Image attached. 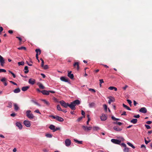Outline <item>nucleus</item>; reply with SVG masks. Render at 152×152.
<instances>
[{"mask_svg": "<svg viewBox=\"0 0 152 152\" xmlns=\"http://www.w3.org/2000/svg\"><path fill=\"white\" fill-rule=\"evenodd\" d=\"M80 103V102L79 100H76L70 103L69 107L72 110H75L76 109L75 106L78 105Z\"/></svg>", "mask_w": 152, "mask_h": 152, "instance_id": "nucleus-1", "label": "nucleus"}, {"mask_svg": "<svg viewBox=\"0 0 152 152\" xmlns=\"http://www.w3.org/2000/svg\"><path fill=\"white\" fill-rule=\"evenodd\" d=\"M26 116L30 119H33L34 118V115L30 110H27L26 112Z\"/></svg>", "mask_w": 152, "mask_h": 152, "instance_id": "nucleus-2", "label": "nucleus"}, {"mask_svg": "<svg viewBox=\"0 0 152 152\" xmlns=\"http://www.w3.org/2000/svg\"><path fill=\"white\" fill-rule=\"evenodd\" d=\"M50 117L52 118L53 119H56V120L60 122H63L64 120L63 118L57 115L55 116L51 115H50Z\"/></svg>", "mask_w": 152, "mask_h": 152, "instance_id": "nucleus-3", "label": "nucleus"}, {"mask_svg": "<svg viewBox=\"0 0 152 152\" xmlns=\"http://www.w3.org/2000/svg\"><path fill=\"white\" fill-rule=\"evenodd\" d=\"M59 103L61 105L65 108H67L68 107H69L70 104L68 103H66L64 101L62 100L59 102Z\"/></svg>", "mask_w": 152, "mask_h": 152, "instance_id": "nucleus-4", "label": "nucleus"}, {"mask_svg": "<svg viewBox=\"0 0 152 152\" xmlns=\"http://www.w3.org/2000/svg\"><path fill=\"white\" fill-rule=\"evenodd\" d=\"M111 141L114 143L120 144L121 143V141L118 140L113 139L111 140Z\"/></svg>", "mask_w": 152, "mask_h": 152, "instance_id": "nucleus-5", "label": "nucleus"}, {"mask_svg": "<svg viewBox=\"0 0 152 152\" xmlns=\"http://www.w3.org/2000/svg\"><path fill=\"white\" fill-rule=\"evenodd\" d=\"M23 124L27 127H29L31 126L30 121L28 120H25L23 121Z\"/></svg>", "mask_w": 152, "mask_h": 152, "instance_id": "nucleus-6", "label": "nucleus"}, {"mask_svg": "<svg viewBox=\"0 0 152 152\" xmlns=\"http://www.w3.org/2000/svg\"><path fill=\"white\" fill-rule=\"evenodd\" d=\"M82 127L84 130L86 131L91 130L92 128L91 126L88 127L84 126H83Z\"/></svg>", "mask_w": 152, "mask_h": 152, "instance_id": "nucleus-7", "label": "nucleus"}, {"mask_svg": "<svg viewBox=\"0 0 152 152\" xmlns=\"http://www.w3.org/2000/svg\"><path fill=\"white\" fill-rule=\"evenodd\" d=\"M0 63L1 64V66H4V64L5 63L4 60L3 58L0 55Z\"/></svg>", "mask_w": 152, "mask_h": 152, "instance_id": "nucleus-8", "label": "nucleus"}, {"mask_svg": "<svg viewBox=\"0 0 152 152\" xmlns=\"http://www.w3.org/2000/svg\"><path fill=\"white\" fill-rule=\"evenodd\" d=\"M71 143V141L69 139H66L65 141V144L66 146H69Z\"/></svg>", "mask_w": 152, "mask_h": 152, "instance_id": "nucleus-9", "label": "nucleus"}, {"mask_svg": "<svg viewBox=\"0 0 152 152\" xmlns=\"http://www.w3.org/2000/svg\"><path fill=\"white\" fill-rule=\"evenodd\" d=\"M100 118L101 121H104L107 119V117L106 115L102 114Z\"/></svg>", "mask_w": 152, "mask_h": 152, "instance_id": "nucleus-10", "label": "nucleus"}, {"mask_svg": "<svg viewBox=\"0 0 152 152\" xmlns=\"http://www.w3.org/2000/svg\"><path fill=\"white\" fill-rule=\"evenodd\" d=\"M139 111L142 113H147V110L146 108L145 107H142L140 109Z\"/></svg>", "mask_w": 152, "mask_h": 152, "instance_id": "nucleus-11", "label": "nucleus"}, {"mask_svg": "<svg viewBox=\"0 0 152 152\" xmlns=\"http://www.w3.org/2000/svg\"><path fill=\"white\" fill-rule=\"evenodd\" d=\"M109 100H108V103L110 104H111V102H113L115 101V99L112 97H108Z\"/></svg>", "mask_w": 152, "mask_h": 152, "instance_id": "nucleus-12", "label": "nucleus"}, {"mask_svg": "<svg viewBox=\"0 0 152 152\" xmlns=\"http://www.w3.org/2000/svg\"><path fill=\"white\" fill-rule=\"evenodd\" d=\"M114 129L117 131L118 132H120L122 130V128H121L118 126H115L113 127Z\"/></svg>", "mask_w": 152, "mask_h": 152, "instance_id": "nucleus-13", "label": "nucleus"}, {"mask_svg": "<svg viewBox=\"0 0 152 152\" xmlns=\"http://www.w3.org/2000/svg\"><path fill=\"white\" fill-rule=\"evenodd\" d=\"M35 80L34 79H31V78H30V79H29V80H28L29 83L30 84H31V85L34 84L35 83Z\"/></svg>", "mask_w": 152, "mask_h": 152, "instance_id": "nucleus-14", "label": "nucleus"}, {"mask_svg": "<svg viewBox=\"0 0 152 152\" xmlns=\"http://www.w3.org/2000/svg\"><path fill=\"white\" fill-rule=\"evenodd\" d=\"M73 66L75 68L77 67V70L79 69V63L78 62H75L73 64Z\"/></svg>", "mask_w": 152, "mask_h": 152, "instance_id": "nucleus-15", "label": "nucleus"}, {"mask_svg": "<svg viewBox=\"0 0 152 152\" xmlns=\"http://www.w3.org/2000/svg\"><path fill=\"white\" fill-rule=\"evenodd\" d=\"M6 79L5 77L3 78L1 80V81L4 83V85L5 86H6L7 85V82H6Z\"/></svg>", "mask_w": 152, "mask_h": 152, "instance_id": "nucleus-16", "label": "nucleus"}, {"mask_svg": "<svg viewBox=\"0 0 152 152\" xmlns=\"http://www.w3.org/2000/svg\"><path fill=\"white\" fill-rule=\"evenodd\" d=\"M89 106L90 108L95 107L96 104L94 102H93L89 103Z\"/></svg>", "mask_w": 152, "mask_h": 152, "instance_id": "nucleus-17", "label": "nucleus"}, {"mask_svg": "<svg viewBox=\"0 0 152 152\" xmlns=\"http://www.w3.org/2000/svg\"><path fill=\"white\" fill-rule=\"evenodd\" d=\"M42 93L44 95H48L49 94V91H48L45 90H43L42 91Z\"/></svg>", "mask_w": 152, "mask_h": 152, "instance_id": "nucleus-18", "label": "nucleus"}, {"mask_svg": "<svg viewBox=\"0 0 152 152\" xmlns=\"http://www.w3.org/2000/svg\"><path fill=\"white\" fill-rule=\"evenodd\" d=\"M29 88V86H24L22 87L21 90L23 91H25L28 90Z\"/></svg>", "mask_w": 152, "mask_h": 152, "instance_id": "nucleus-19", "label": "nucleus"}, {"mask_svg": "<svg viewBox=\"0 0 152 152\" xmlns=\"http://www.w3.org/2000/svg\"><path fill=\"white\" fill-rule=\"evenodd\" d=\"M16 125L20 129H21L22 128V126L20 123H16Z\"/></svg>", "mask_w": 152, "mask_h": 152, "instance_id": "nucleus-20", "label": "nucleus"}, {"mask_svg": "<svg viewBox=\"0 0 152 152\" xmlns=\"http://www.w3.org/2000/svg\"><path fill=\"white\" fill-rule=\"evenodd\" d=\"M71 71H70V72H68V76L71 79H72L74 78V75L73 74H72L71 73Z\"/></svg>", "mask_w": 152, "mask_h": 152, "instance_id": "nucleus-21", "label": "nucleus"}, {"mask_svg": "<svg viewBox=\"0 0 152 152\" xmlns=\"http://www.w3.org/2000/svg\"><path fill=\"white\" fill-rule=\"evenodd\" d=\"M60 79L61 80L64 82H68V80L67 79H66L65 77H60Z\"/></svg>", "mask_w": 152, "mask_h": 152, "instance_id": "nucleus-22", "label": "nucleus"}, {"mask_svg": "<svg viewBox=\"0 0 152 152\" xmlns=\"http://www.w3.org/2000/svg\"><path fill=\"white\" fill-rule=\"evenodd\" d=\"M14 107L15 110L16 111L18 110L19 109V107L17 104H14Z\"/></svg>", "mask_w": 152, "mask_h": 152, "instance_id": "nucleus-23", "label": "nucleus"}, {"mask_svg": "<svg viewBox=\"0 0 152 152\" xmlns=\"http://www.w3.org/2000/svg\"><path fill=\"white\" fill-rule=\"evenodd\" d=\"M137 121V119H133L130 122L131 123H132L134 124H136Z\"/></svg>", "mask_w": 152, "mask_h": 152, "instance_id": "nucleus-24", "label": "nucleus"}, {"mask_svg": "<svg viewBox=\"0 0 152 152\" xmlns=\"http://www.w3.org/2000/svg\"><path fill=\"white\" fill-rule=\"evenodd\" d=\"M20 90L19 88L15 89L13 91V92L15 93H17L20 92Z\"/></svg>", "mask_w": 152, "mask_h": 152, "instance_id": "nucleus-25", "label": "nucleus"}, {"mask_svg": "<svg viewBox=\"0 0 152 152\" xmlns=\"http://www.w3.org/2000/svg\"><path fill=\"white\" fill-rule=\"evenodd\" d=\"M55 127L53 125H50L49 127V128L51 130H53V131L55 129Z\"/></svg>", "mask_w": 152, "mask_h": 152, "instance_id": "nucleus-26", "label": "nucleus"}, {"mask_svg": "<svg viewBox=\"0 0 152 152\" xmlns=\"http://www.w3.org/2000/svg\"><path fill=\"white\" fill-rule=\"evenodd\" d=\"M123 106L124 107V108H126L127 110H131V108L129 107L128 106H127L125 104H123Z\"/></svg>", "mask_w": 152, "mask_h": 152, "instance_id": "nucleus-27", "label": "nucleus"}, {"mask_svg": "<svg viewBox=\"0 0 152 152\" xmlns=\"http://www.w3.org/2000/svg\"><path fill=\"white\" fill-rule=\"evenodd\" d=\"M24 69L26 70L24 72V73L25 74H27L28 72L29 71L28 69V67L27 66H26L25 67Z\"/></svg>", "mask_w": 152, "mask_h": 152, "instance_id": "nucleus-28", "label": "nucleus"}, {"mask_svg": "<svg viewBox=\"0 0 152 152\" xmlns=\"http://www.w3.org/2000/svg\"><path fill=\"white\" fill-rule=\"evenodd\" d=\"M35 51L36 53V54H38H38L39 55L41 54V51L39 49H36L35 50Z\"/></svg>", "mask_w": 152, "mask_h": 152, "instance_id": "nucleus-29", "label": "nucleus"}, {"mask_svg": "<svg viewBox=\"0 0 152 152\" xmlns=\"http://www.w3.org/2000/svg\"><path fill=\"white\" fill-rule=\"evenodd\" d=\"M39 88L41 89H44L45 87L43 86L42 83H40L39 85Z\"/></svg>", "mask_w": 152, "mask_h": 152, "instance_id": "nucleus-30", "label": "nucleus"}, {"mask_svg": "<svg viewBox=\"0 0 152 152\" xmlns=\"http://www.w3.org/2000/svg\"><path fill=\"white\" fill-rule=\"evenodd\" d=\"M74 140L75 142L78 144H82L83 142L82 141H79L76 139H74Z\"/></svg>", "mask_w": 152, "mask_h": 152, "instance_id": "nucleus-31", "label": "nucleus"}, {"mask_svg": "<svg viewBox=\"0 0 152 152\" xmlns=\"http://www.w3.org/2000/svg\"><path fill=\"white\" fill-rule=\"evenodd\" d=\"M41 100L44 103L47 105H49V102L45 99H41Z\"/></svg>", "mask_w": 152, "mask_h": 152, "instance_id": "nucleus-32", "label": "nucleus"}, {"mask_svg": "<svg viewBox=\"0 0 152 152\" xmlns=\"http://www.w3.org/2000/svg\"><path fill=\"white\" fill-rule=\"evenodd\" d=\"M18 49L19 50H22L23 49L26 50V48L25 47L23 46H22L18 48Z\"/></svg>", "mask_w": 152, "mask_h": 152, "instance_id": "nucleus-33", "label": "nucleus"}, {"mask_svg": "<svg viewBox=\"0 0 152 152\" xmlns=\"http://www.w3.org/2000/svg\"><path fill=\"white\" fill-rule=\"evenodd\" d=\"M57 108L58 110L60 111L62 110V109L59 104H58L57 105Z\"/></svg>", "mask_w": 152, "mask_h": 152, "instance_id": "nucleus-34", "label": "nucleus"}, {"mask_svg": "<svg viewBox=\"0 0 152 152\" xmlns=\"http://www.w3.org/2000/svg\"><path fill=\"white\" fill-rule=\"evenodd\" d=\"M31 101L32 102H33V103H34L36 105H37L38 106H40V105L39 103H38L37 102H36L34 101L33 100H32Z\"/></svg>", "mask_w": 152, "mask_h": 152, "instance_id": "nucleus-35", "label": "nucleus"}, {"mask_svg": "<svg viewBox=\"0 0 152 152\" xmlns=\"http://www.w3.org/2000/svg\"><path fill=\"white\" fill-rule=\"evenodd\" d=\"M12 106V103L11 102H9L8 104V106H7V107L11 108Z\"/></svg>", "mask_w": 152, "mask_h": 152, "instance_id": "nucleus-36", "label": "nucleus"}, {"mask_svg": "<svg viewBox=\"0 0 152 152\" xmlns=\"http://www.w3.org/2000/svg\"><path fill=\"white\" fill-rule=\"evenodd\" d=\"M124 152H129V148L126 147H125L124 149Z\"/></svg>", "mask_w": 152, "mask_h": 152, "instance_id": "nucleus-37", "label": "nucleus"}, {"mask_svg": "<svg viewBox=\"0 0 152 152\" xmlns=\"http://www.w3.org/2000/svg\"><path fill=\"white\" fill-rule=\"evenodd\" d=\"M19 65H23L24 64V63L23 61L19 62L18 63Z\"/></svg>", "mask_w": 152, "mask_h": 152, "instance_id": "nucleus-38", "label": "nucleus"}, {"mask_svg": "<svg viewBox=\"0 0 152 152\" xmlns=\"http://www.w3.org/2000/svg\"><path fill=\"white\" fill-rule=\"evenodd\" d=\"M46 136L47 137L49 138H51L52 136V135L51 134H46Z\"/></svg>", "mask_w": 152, "mask_h": 152, "instance_id": "nucleus-39", "label": "nucleus"}, {"mask_svg": "<svg viewBox=\"0 0 152 152\" xmlns=\"http://www.w3.org/2000/svg\"><path fill=\"white\" fill-rule=\"evenodd\" d=\"M9 72L13 76V77L14 78H15L16 77V76L15 74L13 73L12 72L10 71H9Z\"/></svg>", "mask_w": 152, "mask_h": 152, "instance_id": "nucleus-40", "label": "nucleus"}, {"mask_svg": "<svg viewBox=\"0 0 152 152\" xmlns=\"http://www.w3.org/2000/svg\"><path fill=\"white\" fill-rule=\"evenodd\" d=\"M127 101L128 103L130 105V106H131V105H132V101L129 99H127Z\"/></svg>", "mask_w": 152, "mask_h": 152, "instance_id": "nucleus-41", "label": "nucleus"}, {"mask_svg": "<svg viewBox=\"0 0 152 152\" xmlns=\"http://www.w3.org/2000/svg\"><path fill=\"white\" fill-rule=\"evenodd\" d=\"M94 130H97L99 129V128L98 127L94 126L93 127Z\"/></svg>", "mask_w": 152, "mask_h": 152, "instance_id": "nucleus-42", "label": "nucleus"}, {"mask_svg": "<svg viewBox=\"0 0 152 152\" xmlns=\"http://www.w3.org/2000/svg\"><path fill=\"white\" fill-rule=\"evenodd\" d=\"M6 70L4 69H0V73L2 72H6Z\"/></svg>", "mask_w": 152, "mask_h": 152, "instance_id": "nucleus-43", "label": "nucleus"}, {"mask_svg": "<svg viewBox=\"0 0 152 152\" xmlns=\"http://www.w3.org/2000/svg\"><path fill=\"white\" fill-rule=\"evenodd\" d=\"M60 128L59 127H56V128H55L54 130L53 131V132H54L57 130H60Z\"/></svg>", "mask_w": 152, "mask_h": 152, "instance_id": "nucleus-44", "label": "nucleus"}, {"mask_svg": "<svg viewBox=\"0 0 152 152\" xmlns=\"http://www.w3.org/2000/svg\"><path fill=\"white\" fill-rule=\"evenodd\" d=\"M144 140H145V143L146 144H147L149 142H150L151 141L150 140H149L148 141H147L146 140V138H144Z\"/></svg>", "mask_w": 152, "mask_h": 152, "instance_id": "nucleus-45", "label": "nucleus"}, {"mask_svg": "<svg viewBox=\"0 0 152 152\" xmlns=\"http://www.w3.org/2000/svg\"><path fill=\"white\" fill-rule=\"evenodd\" d=\"M43 69H48V66L47 65H44V66H43V67H42Z\"/></svg>", "mask_w": 152, "mask_h": 152, "instance_id": "nucleus-46", "label": "nucleus"}, {"mask_svg": "<svg viewBox=\"0 0 152 152\" xmlns=\"http://www.w3.org/2000/svg\"><path fill=\"white\" fill-rule=\"evenodd\" d=\"M103 106L104 107V110L106 111H107V106L106 104H104L103 105Z\"/></svg>", "mask_w": 152, "mask_h": 152, "instance_id": "nucleus-47", "label": "nucleus"}, {"mask_svg": "<svg viewBox=\"0 0 152 152\" xmlns=\"http://www.w3.org/2000/svg\"><path fill=\"white\" fill-rule=\"evenodd\" d=\"M16 38L18 39L19 40V41H20V42L22 41V39L20 37H16Z\"/></svg>", "mask_w": 152, "mask_h": 152, "instance_id": "nucleus-48", "label": "nucleus"}, {"mask_svg": "<svg viewBox=\"0 0 152 152\" xmlns=\"http://www.w3.org/2000/svg\"><path fill=\"white\" fill-rule=\"evenodd\" d=\"M133 117L135 118H138L140 117V115H139L138 114L137 115H134Z\"/></svg>", "mask_w": 152, "mask_h": 152, "instance_id": "nucleus-49", "label": "nucleus"}, {"mask_svg": "<svg viewBox=\"0 0 152 152\" xmlns=\"http://www.w3.org/2000/svg\"><path fill=\"white\" fill-rule=\"evenodd\" d=\"M145 126L148 129H150L151 128V127H150V126H149L148 125L145 124Z\"/></svg>", "mask_w": 152, "mask_h": 152, "instance_id": "nucleus-50", "label": "nucleus"}, {"mask_svg": "<svg viewBox=\"0 0 152 152\" xmlns=\"http://www.w3.org/2000/svg\"><path fill=\"white\" fill-rule=\"evenodd\" d=\"M89 91H91L93 92H96L94 89L92 88H89L88 89Z\"/></svg>", "mask_w": 152, "mask_h": 152, "instance_id": "nucleus-51", "label": "nucleus"}, {"mask_svg": "<svg viewBox=\"0 0 152 152\" xmlns=\"http://www.w3.org/2000/svg\"><path fill=\"white\" fill-rule=\"evenodd\" d=\"M141 147L142 148H144V150L146 149V147L144 145H142Z\"/></svg>", "mask_w": 152, "mask_h": 152, "instance_id": "nucleus-52", "label": "nucleus"}, {"mask_svg": "<svg viewBox=\"0 0 152 152\" xmlns=\"http://www.w3.org/2000/svg\"><path fill=\"white\" fill-rule=\"evenodd\" d=\"M114 88V86H110L108 88V89L110 90H113Z\"/></svg>", "mask_w": 152, "mask_h": 152, "instance_id": "nucleus-53", "label": "nucleus"}, {"mask_svg": "<svg viewBox=\"0 0 152 152\" xmlns=\"http://www.w3.org/2000/svg\"><path fill=\"white\" fill-rule=\"evenodd\" d=\"M3 30V28L1 26H0V34H1V32Z\"/></svg>", "mask_w": 152, "mask_h": 152, "instance_id": "nucleus-54", "label": "nucleus"}, {"mask_svg": "<svg viewBox=\"0 0 152 152\" xmlns=\"http://www.w3.org/2000/svg\"><path fill=\"white\" fill-rule=\"evenodd\" d=\"M9 81L10 83L13 84L14 85H17V84L15 83L12 81Z\"/></svg>", "mask_w": 152, "mask_h": 152, "instance_id": "nucleus-55", "label": "nucleus"}, {"mask_svg": "<svg viewBox=\"0 0 152 152\" xmlns=\"http://www.w3.org/2000/svg\"><path fill=\"white\" fill-rule=\"evenodd\" d=\"M126 115V113L125 111H124L122 113V114H121V115Z\"/></svg>", "mask_w": 152, "mask_h": 152, "instance_id": "nucleus-56", "label": "nucleus"}, {"mask_svg": "<svg viewBox=\"0 0 152 152\" xmlns=\"http://www.w3.org/2000/svg\"><path fill=\"white\" fill-rule=\"evenodd\" d=\"M152 121H148L146 122V123L148 124H150L152 123Z\"/></svg>", "mask_w": 152, "mask_h": 152, "instance_id": "nucleus-57", "label": "nucleus"}, {"mask_svg": "<svg viewBox=\"0 0 152 152\" xmlns=\"http://www.w3.org/2000/svg\"><path fill=\"white\" fill-rule=\"evenodd\" d=\"M34 112H35V113H39L40 114H41V113L39 111V110H35V111H34Z\"/></svg>", "mask_w": 152, "mask_h": 152, "instance_id": "nucleus-58", "label": "nucleus"}, {"mask_svg": "<svg viewBox=\"0 0 152 152\" xmlns=\"http://www.w3.org/2000/svg\"><path fill=\"white\" fill-rule=\"evenodd\" d=\"M83 118V117H80L79 118H78L77 121H80V120H82V119Z\"/></svg>", "mask_w": 152, "mask_h": 152, "instance_id": "nucleus-59", "label": "nucleus"}, {"mask_svg": "<svg viewBox=\"0 0 152 152\" xmlns=\"http://www.w3.org/2000/svg\"><path fill=\"white\" fill-rule=\"evenodd\" d=\"M41 75L42 77L43 78H45L46 77L45 75L43 73L41 74Z\"/></svg>", "mask_w": 152, "mask_h": 152, "instance_id": "nucleus-60", "label": "nucleus"}, {"mask_svg": "<svg viewBox=\"0 0 152 152\" xmlns=\"http://www.w3.org/2000/svg\"><path fill=\"white\" fill-rule=\"evenodd\" d=\"M99 81H100V83L102 84V83H104V81L103 79H100L99 80Z\"/></svg>", "mask_w": 152, "mask_h": 152, "instance_id": "nucleus-61", "label": "nucleus"}, {"mask_svg": "<svg viewBox=\"0 0 152 152\" xmlns=\"http://www.w3.org/2000/svg\"><path fill=\"white\" fill-rule=\"evenodd\" d=\"M128 87V86L127 85H126L123 88V89H124V90H125L126 89V88Z\"/></svg>", "mask_w": 152, "mask_h": 152, "instance_id": "nucleus-62", "label": "nucleus"}, {"mask_svg": "<svg viewBox=\"0 0 152 152\" xmlns=\"http://www.w3.org/2000/svg\"><path fill=\"white\" fill-rule=\"evenodd\" d=\"M43 151L44 152H48V150L46 149H43Z\"/></svg>", "mask_w": 152, "mask_h": 152, "instance_id": "nucleus-63", "label": "nucleus"}, {"mask_svg": "<svg viewBox=\"0 0 152 152\" xmlns=\"http://www.w3.org/2000/svg\"><path fill=\"white\" fill-rule=\"evenodd\" d=\"M121 146L125 148L126 147V145L124 143H122L121 144Z\"/></svg>", "mask_w": 152, "mask_h": 152, "instance_id": "nucleus-64", "label": "nucleus"}]
</instances>
